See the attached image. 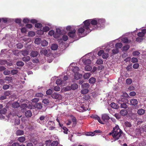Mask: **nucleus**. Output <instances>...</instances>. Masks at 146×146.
Instances as JSON below:
<instances>
[{
  "instance_id": "f257e3e1",
  "label": "nucleus",
  "mask_w": 146,
  "mask_h": 146,
  "mask_svg": "<svg viewBox=\"0 0 146 146\" xmlns=\"http://www.w3.org/2000/svg\"><path fill=\"white\" fill-rule=\"evenodd\" d=\"M110 135H112L114 139L116 141L122 137L123 133L122 131L119 129L118 125L116 126L113 128L111 132L109 133Z\"/></svg>"
},
{
  "instance_id": "f03ea898",
  "label": "nucleus",
  "mask_w": 146,
  "mask_h": 146,
  "mask_svg": "<svg viewBox=\"0 0 146 146\" xmlns=\"http://www.w3.org/2000/svg\"><path fill=\"white\" fill-rule=\"evenodd\" d=\"M89 20H87L83 22L84 25L83 27H80L78 29V32L79 33L82 34L84 32H85L86 34L90 33L92 29H90V23Z\"/></svg>"
},
{
  "instance_id": "7ed1b4c3",
  "label": "nucleus",
  "mask_w": 146,
  "mask_h": 146,
  "mask_svg": "<svg viewBox=\"0 0 146 146\" xmlns=\"http://www.w3.org/2000/svg\"><path fill=\"white\" fill-rule=\"evenodd\" d=\"M89 20H90V29L92 28V30L97 28V21L94 19Z\"/></svg>"
},
{
  "instance_id": "20e7f679",
  "label": "nucleus",
  "mask_w": 146,
  "mask_h": 146,
  "mask_svg": "<svg viewBox=\"0 0 146 146\" xmlns=\"http://www.w3.org/2000/svg\"><path fill=\"white\" fill-rule=\"evenodd\" d=\"M47 127L48 128L49 130H52L55 128V124L54 122L53 121H48L46 125Z\"/></svg>"
},
{
  "instance_id": "39448f33",
  "label": "nucleus",
  "mask_w": 146,
  "mask_h": 146,
  "mask_svg": "<svg viewBox=\"0 0 146 146\" xmlns=\"http://www.w3.org/2000/svg\"><path fill=\"white\" fill-rule=\"evenodd\" d=\"M51 96L53 98L57 99L59 100H61L62 98V95L57 92L52 94Z\"/></svg>"
},
{
  "instance_id": "423d86ee",
  "label": "nucleus",
  "mask_w": 146,
  "mask_h": 146,
  "mask_svg": "<svg viewBox=\"0 0 146 146\" xmlns=\"http://www.w3.org/2000/svg\"><path fill=\"white\" fill-rule=\"evenodd\" d=\"M76 30L74 29L73 30L70 31L68 33V36L72 38H74L76 35Z\"/></svg>"
},
{
  "instance_id": "0eeeda50",
  "label": "nucleus",
  "mask_w": 146,
  "mask_h": 146,
  "mask_svg": "<svg viewBox=\"0 0 146 146\" xmlns=\"http://www.w3.org/2000/svg\"><path fill=\"white\" fill-rule=\"evenodd\" d=\"M105 23V20L100 19L97 21V28L102 27L103 23Z\"/></svg>"
},
{
  "instance_id": "6e6552de",
  "label": "nucleus",
  "mask_w": 146,
  "mask_h": 146,
  "mask_svg": "<svg viewBox=\"0 0 146 146\" xmlns=\"http://www.w3.org/2000/svg\"><path fill=\"white\" fill-rule=\"evenodd\" d=\"M91 117L93 119H95L97 120H98V121L100 123L102 124H104V123L102 121L100 118L97 115H92Z\"/></svg>"
},
{
  "instance_id": "1a4fd4ad",
  "label": "nucleus",
  "mask_w": 146,
  "mask_h": 146,
  "mask_svg": "<svg viewBox=\"0 0 146 146\" xmlns=\"http://www.w3.org/2000/svg\"><path fill=\"white\" fill-rule=\"evenodd\" d=\"M82 77V75L79 74L78 72L75 73L74 75V78L76 80L80 79Z\"/></svg>"
},
{
  "instance_id": "9d476101",
  "label": "nucleus",
  "mask_w": 146,
  "mask_h": 146,
  "mask_svg": "<svg viewBox=\"0 0 146 146\" xmlns=\"http://www.w3.org/2000/svg\"><path fill=\"white\" fill-rule=\"evenodd\" d=\"M130 104L132 106H135L138 103V101L137 99H133L130 101Z\"/></svg>"
},
{
  "instance_id": "9b49d317",
  "label": "nucleus",
  "mask_w": 146,
  "mask_h": 146,
  "mask_svg": "<svg viewBox=\"0 0 146 146\" xmlns=\"http://www.w3.org/2000/svg\"><path fill=\"white\" fill-rule=\"evenodd\" d=\"M102 119L104 121H105L109 120L110 117L107 114H104L102 115Z\"/></svg>"
},
{
  "instance_id": "f8f14e48",
  "label": "nucleus",
  "mask_w": 146,
  "mask_h": 146,
  "mask_svg": "<svg viewBox=\"0 0 146 146\" xmlns=\"http://www.w3.org/2000/svg\"><path fill=\"white\" fill-rule=\"evenodd\" d=\"M127 113V110L125 109L122 110L120 111V114L123 116L126 115Z\"/></svg>"
},
{
  "instance_id": "ddd939ff",
  "label": "nucleus",
  "mask_w": 146,
  "mask_h": 146,
  "mask_svg": "<svg viewBox=\"0 0 146 146\" xmlns=\"http://www.w3.org/2000/svg\"><path fill=\"white\" fill-rule=\"evenodd\" d=\"M38 54V52L36 51H32L31 53V56L34 57H36Z\"/></svg>"
},
{
  "instance_id": "4468645a",
  "label": "nucleus",
  "mask_w": 146,
  "mask_h": 146,
  "mask_svg": "<svg viewBox=\"0 0 146 146\" xmlns=\"http://www.w3.org/2000/svg\"><path fill=\"white\" fill-rule=\"evenodd\" d=\"M111 107L114 109H117L119 108V106L114 102H112L110 104Z\"/></svg>"
},
{
  "instance_id": "2eb2a0df",
  "label": "nucleus",
  "mask_w": 146,
  "mask_h": 146,
  "mask_svg": "<svg viewBox=\"0 0 146 146\" xmlns=\"http://www.w3.org/2000/svg\"><path fill=\"white\" fill-rule=\"evenodd\" d=\"M25 115L27 117H31L32 115V113L31 110L27 111L25 113Z\"/></svg>"
},
{
  "instance_id": "dca6fc26",
  "label": "nucleus",
  "mask_w": 146,
  "mask_h": 146,
  "mask_svg": "<svg viewBox=\"0 0 146 146\" xmlns=\"http://www.w3.org/2000/svg\"><path fill=\"white\" fill-rule=\"evenodd\" d=\"M17 140L21 143H23L26 140V138L25 137L21 136L18 138Z\"/></svg>"
},
{
  "instance_id": "f3484780",
  "label": "nucleus",
  "mask_w": 146,
  "mask_h": 146,
  "mask_svg": "<svg viewBox=\"0 0 146 146\" xmlns=\"http://www.w3.org/2000/svg\"><path fill=\"white\" fill-rule=\"evenodd\" d=\"M145 110L142 109H140L138 110L137 113L139 115H143L145 113Z\"/></svg>"
},
{
  "instance_id": "a211bd4d",
  "label": "nucleus",
  "mask_w": 146,
  "mask_h": 146,
  "mask_svg": "<svg viewBox=\"0 0 146 146\" xmlns=\"http://www.w3.org/2000/svg\"><path fill=\"white\" fill-rule=\"evenodd\" d=\"M24 131L21 129L17 130L16 132V134L17 135H23Z\"/></svg>"
},
{
  "instance_id": "6ab92c4d",
  "label": "nucleus",
  "mask_w": 146,
  "mask_h": 146,
  "mask_svg": "<svg viewBox=\"0 0 146 146\" xmlns=\"http://www.w3.org/2000/svg\"><path fill=\"white\" fill-rule=\"evenodd\" d=\"M19 106V103L17 102L13 103L12 105V107L14 108H17Z\"/></svg>"
},
{
  "instance_id": "aec40b11",
  "label": "nucleus",
  "mask_w": 146,
  "mask_h": 146,
  "mask_svg": "<svg viewBox=\"0 0 146 146\" xmlns=\"http://www.w3.org/2000/svg\"><path fill=\"white\" fill-rule=\"evenodd\" d=\"M89 92L88 89L84 88L81 91V93L82 94H85L88 93Z\"/></svg>"
},
{
  "instance_id": "412c9836",
  "label": "nucleus",
  "mask_w": 146,
  "mask_h": 146,
  "mask_svg": "<svg viewBox=\"0 0 146 146\" xmlns=\"http://www.w3.org/2000/svg\"><path fill=\"white\" fill-rule=\"evenodd\" d=\"M89 82L91 84H93L96 81V79L95 78L91 77L89 80Z\"/></svg>"
},
{
  "instance_id": "4be33fe9",
  "label": "nucleus",
  "mask_w": 146,
  "mask_h": 146,
  "mask_svg": "<svg viewBox=\"0 0 146 146\" xmlns=\"http://www.w3.org/2000/svg\"><path fill=\"white\" fill-rule=\"evenodd\" d=\"M7 111V110L5 108H2L0 110V114H1L5 115Z\"/></svg>"
},
{
  "instance_id": "5701e85b",
  "label": "nucleus",
  "mask_w": 146,
  "mask_h": 146,
  "mask_svg": "<svg viewBox=\"0 0 146 146\" xmlns=\"http://www.w3.org/2000/svg\"><path fill=\"white\" fill-rule=\"evenodd\" d=\"M47 50L45 48L42 49L40 50V53L41 54L46 55L47 54Z\"/></svg>"
},
{
  "instance_id": "b1692460",
  "label": "nucleus",
  "mask_w": 146,
  "mask_h": 146,
  "mask_svg": "<svg viewBox=\"0 0 146 146\" xmlns=\"http://www.w3.org/2000/svg\"><path fill=\"white\" fill-rule=\"evenodd\" d=\"M90 85L88 83H85L83 84L82 85V87L83 88L87 89L89 88Z\"/></svg>"
},
{
  "instance_id": "393cba45",
  "label": "nucleus",
  "mask_w": 146,
  "mask_h": 146,
  "mask_svg": "<svg viewBox=\"0 0 146 146\" xmlns=\"http://www.w3.org/2000/svg\"><path fill=\"white\" fill-rule=\"evenodd\" d=\"M127 98H125V97H121L119 99V100L122 102H128V100Z\"/></svg>"
},
{
  "instance_id": "a878e982",
  "label": "nucleus",
  "mask_w": 146,
  "mask_h": 146,
  "mask_svg": "<svg viewBox=\"0 0 146 146\" xmlns=\"http://www.w3.org/2000/svg\"><path fill=\"white\" fill-rule=\"evenodd\" d=\"M71 89L73 90H75L78 88V85L76 84H74L71 86Z\"/></svg>"
},
{
  "instance_id": "bb28decb",
  "label": "nucleus",
  "mask_w": 146,
  "mask_h": 146,
  "mask_svg": "<svg viewBox=\"0 0 146 146\" xmlns=\"http://www.w3.org/2000/svg\"><path fill=\"white\" fill-rule=\"evenodd\" d=\"M90 73H85V74L83 76V77L85 79H88L90 77Z\"/></svg>"
},
{
  "instance_id": "cd10ccee",
  "label": "nucleus",
  "mask_w": 146,
  "mask_h": 146,
  "mask_svg": "<svg viewBox=\"0 0 146 146\" xmlns=\"http://www.w3.org/2000/svg\"><path fill=\"white\" fill-rule=\"evenodd\" d=\"M58 48V46L56 44H52L51 47V49L53 50H56Z\"/></svg>"
},
{
  "instance_id": "c85d7f7f",
  "label": "nucleus",
  "mask_w": 146,
  "mask_h": 146,
  "mask_svg": "<svg viewBox=\"0 0 146 146\" xmlns=\"http://www.w3.org/2000/svg\"><path fill=\"white\" fill-rule=\"evenodd\" d=\"M63 81L60 79H58L56 82V83L57 85H60L62 84Z\"/></svg>"
},
{
  "instance_id": "c756f323",
  "label": "nucleus",
  "mask_w": 146,
  "mask_h": 146,
  "mask_svg": "<svg viewBox=\"0 0 146 146\" xmlns=\"http://www.w3.org/2000/svg\"><path fill=\"white\" fill-rule=\"evenodd\" d=\"M41 39L39 38H35V42L36 44H39L41 43Z\"/></svg>"
},
{
  "instance_id": "7c9ffc66",
  "label": "nucleus",
  "mask_w": 146,
  "mask_h": 146,
  "mask_svg": "<svg viewBox=\"0 0 146 146\" xmlns=\"http://www.w3.org/2000/svg\"><path fill=\"white\" fill-rule=\"evenodd\" d=\"M30 59V58L29 56H27L25 57H24L22 58V60L24 62H28Z\"/></svg>"
},
{
  "instance_id": "2f4dec72",
  "label": "nucleus",
  "mask_w": 146,
  "mask_h": 146,
  "mask_svg": "<svg viewBox=\"0 0 146 146\" xmlns=\"http://www.w3.org/2000/svg\"><path fill=\"white\" fill-rule=\"evenodd\" d=\"M48 44V43L45 40H43L41 42V45L43 46H47Z\"/></svg>"
},
{
  "instance_id": "473e14b6",
  "label": "nucleus",
  "mask_w": 146,
  "mask_h": 146,
  "mask_svg": "<svg viewBox=\"0 0 146 146\" xmlns=\"http://www.w3.org/2000/svg\"><path fill=\"white\" fill-rule=\"evenodd\" d=\"M42 102L46 106L48 105L49 103V101L47 99H45L43 100Z\"/></svg>"
},
{
  "instance_id": "72a5a7b5",
  "label": "nucleus",
  "mask_w": 146,
  "mask_h": 146,
  "mask_svg": "<svg viewBox=\"0 0 146 146\" xmlns=\"http://www.w3.org/2000/svg\"><path fill=\"white\" fill-rule=\"evenodd\" d=\"M24 64V63L22 61H18L16 63L17 65L19 66H23Z\"/></svg>"
},
{
  "instance_id": "f704fd0d",
  "label": "nucleus",
  "mask_w": 146,
  "mask_h": 146,
  "mask_svg": "<svg viewBox=\"0 0 146 146\" xmlns=\"http://www.w3.org/2000/svg\"><path fill=\"white\" fill-rule=\"evenodd\" d=\"M42 104L40 103H38L36 104V107L39 109H41L42 108Z\"/></svg>"
},
{
  "instance_id": "c9c22d12",
  "label": "nucleus",
  "mask_w": 146,
  "mask_h": 146,
  "mask_svg": "<svg viewBox=\"0 0 146 146\" xmlns=\"http://www.w3.org/2000/svg\"><path fill=\"white\" fill-rule=\"evenodd\" d=\"M123 44L121 42L117 43L115 44V46L116 48H120L122 47Z\"/></svg>"
},
{
  "instance_id": "e433bc0d",
  "label": "nucleus",
  "mask_w": 146,
  "mask_h": 146,
  "mask_svg": "<svg viewBox=\"0 0 146 146\" xmlns=\"http://www.w3.org/2000/svg\"><path fill=\"white\" fill-rule=\"evenodd\" d=\"M120 107L121 108H123L125 109L127 108V106L125 103L124 102L121 104L120 105Z\"/></svg>"
},
{
  "instance_id": "4c0bfd02",
  "label": "nucleus",
  "mask_w": 146,
  "mask_h": 146,
  "mask_svg": "<svg viewBox=\"0 0 146 146\" xmlns=\"http://www.w3.org/2000/svg\"><path fill=\"white\" fill-rule=\"evenodd\" d=\"M85 70L87 71H90L92 69V67L89 65H87L85 67Z\"/></svg>"
},
{
  "instance_id": "58836bf2",
  "label": "nucleus",
  "mask_w": 146,
  "mask_h": 146,
  "mask_svg": "<svg viewBox=\"0 0 146 146\" xmlns=\"http://www.w3.org/2000/svg\"><path fill=\"white\" fill-rule=\"evenodd\" d=\"M79 70V69L78 67L76 66L73 68L72 71L74 72L75 73H78L77 72Z\"/></svg>"
},
{
  "instance_id": "ea45409f",
  "label": "nucleus",
  "mask_w": 146,
  "mask_h": 146,
  "mask_svg": "<svg viewBox=\"0 0 146 146\" xmlns=\"http://www.w3.org/2000/svg\"><path fill=\"white\" fill-rule=\"evenodd\" d=\"M132 64H130L129 65H128L126 67V69L128 71H131V69H132Z\"/></svg>"
},
{
  "instance_id": "a19ab883",
  "label": "nucleus",
  "mask_w": 146,
  "mask_h": 146,
  "mask_svg": "<svg viewBox=\"0 0 146 146\" xmlns=\"http://www.w3.org/2000/svg\"><path fill=\"white\" fill-rule=\"evenodd\" d=\"M138 61V60L136 58L133 57L131 59V62L133 63L137 62Z\"/></svg>"
},
{
  "instance_id": "79ce46f5",
  "label": "nucleus",
  "mask_w": 146,
  "mask_h": 146,
  "mask_svg": "<svg viewBox=\"0 0 146 146\" xmlns=\"http://www.w3.org/2000/svg\"><path fill=\"white\" fill-rule=\"evenodd\" d=\"M11 94V92L10 91H6L4 92V95L7 96H9Z\"/></svg>"
},
{
  "instance_id": "37998d69",
  "label": "nucleus",
  "mask_w": 146,
  "mask_h": 146,
  "mask_svg": "<svg viewBox=\"0 0 146 146\" xmlns=\"http://www.w3.org/2000/svg\"><path fill=\"white\" fill-rule=\"evenodd\" d=\"M36 96L39 98H42L44 96L43 94L42 93H38L36 94Z\"/></svg>"
},
{
  "instance_id": "c03bdc74",
  "label": "nucleus",
  "mask_w": 146,
  "mask_h": 146,
  "mask_svg": "<svg viewBox=\"0 0 146 146\" xmlns=\"http://www.w3.org/2000/svg\"><path fill=\"white\" fill-rule=\"evenodd\" d=\"M119 50L117 48H116L115 49H113L112 50V53L114 54H117L119 52Z\"/></svg>"
},
{
  "instance_id": "a18cd8bd",
  "label": "nucleus",
  "mask_w": 146,
  "mask_h": 146,
  "mask_svg": "<svg viewBox=\"0 0 146 146\" xmlns=\"http://www.w3.org/2000/svg\"><path fill=\"white\" fill-rule=\"evenodd\" d=\"M96 63L97 64L100 65L102 64L103 63V61L101 59H98L96 61Z\"/></svg>"
},
{
  "instance_id": "49530a36",
  "label": "nucleus",
  "mask_w": 146,
  "mask_h": 146,
  "mask_svg": "<svg viewBox=\"0 0 146 146\" xmlns=\"http://www.w3.org/2000/svg\"><path fill=\"white\" fill-rule=\"evenodd\" d=\"M35 26L36 28H40L42 27V25L40 23H36L35 24Z\"/></svg>"
},
{
  "instance_id": "de8ad7c7",
  "label": "nucleus",
  "mask_w": 146,
  "mask_h": 146,
  "mask_svg": "<svg viewBox=\"0 0 146 146\" xmlns=\"http://www.w3.org/2000/svg\"><path fill=\"white\" fill-rule=\"evenodd\" d=\"M109 56V54L107 53H104L102 55V57L104 59H107Z\"/></svg>"
},
{
  "instance_id": "09e8293b",
  "label": "nucleus",
  "mask_w": 146,
  "mask_h": 146,
  "mask_svg": "<svg viewBox=\"0 0 146 146\" xmlns=\"http://www.w3.org/2000/svg\"><path fill=\"white\" fill-rule=\"evenodd\" d=\"M9 88V86L7 84H4L3 85L2 88L4 90H6L8 89Z\"/></svg>"
},
{
  "instance_id": "8fccbe9b",
  "label": "nucleus",
  "mask_w": 146,
  "mask_h": 146,
  "mask_svg": "<svg viewBox=\"0 0 146 146\" xmlns=\"http://www.w3.org/2000/svg\"><path fill=\"white\" fill-rule=\"evenodd\" d=\"M17 48L18 49H21L23 47V45L21 43H18L17 44Z\"/></svg>"
},
{
  "instance_id": "3c124183",
  "label": "nucleus",
  "mask_w": 146,
  "mask_h": 146,
  "mask_svg": "<svg viewBox=\"0 0 146 146\" xmlns=\"http://www.w3.org/2000/svg\"><path fill=\"white\" fill-rule=\"evenodd\" d=\"M28 35L29 36H33L35 35V33L33 31H30L29 32Z\"/></svg>"
},
{
  "instance_id": "603ef678",
  "label": "nucleus",
  "mask_w": 146,
  "mask_h": 146,
  "mask_svg": "<svg viewBox=\"0 0 146 146\" xmlns=\"http://www.w3.org/2000/svg\"><path fill=\"white\" fill-rule=\"evenodd\" d=\"M36 32L37 34L40 35H41L43 34L44 32L43 30H42L40 29L37 30Z\"/></svg>"
},
{
  "instance_id": "864d4df0",
  "label": "nucleus",
  "mask_w": 146,
  "mask_h": 146,
  "mask_svg": "<svg viewBox=\"0 0 146 146\" xmlns=\"http://www.w3.org/2000/svg\"><path fill=\"white\" fill-rule=\"evenodd\" d=\"M129 48L130 46L129 45H126L123 47V51H127L129 49Z\"/></svg>"
},
{
  "instance_id": "5fc2aeb1",
  "label": "nucleus",
  "mask_w": 146,
  "mask_h": 146,
  "mask_svg": "<svg viewBox=\"0 0 146 146\" xmlns=\"http://www.w3.org/2000/svg\"><path fill=\"white\" fill-rule=\"evenodd\" d=\"M84 63L85 64H89L91 63V61L90 59H87L85 60L84 62Z\"/></svg>"
},
{
  "instance_id": "6e6d98bb",
  "label": "nucleus",
  "mask_w": 146,
  "mask_h": 146,
  "mask_svg": "<svg viewBox=\"0 0 146 146\" xmlns=\"http://www.w3.org/2000/svg\"><path fill=\"white\" fill-rule=\"evenodd\" d=\"M11 72L12 75L17 74L18 72V71L17 70L13 69L11 70Z\"/></svg>"
},
{
  "instance_id": "4d7b16f0",
  "label": "nucleus",
  "mask_w": 146,
  "mask_h": 146,
  "mask_svg": "<svg viewBox=\"0 0 146 146\" xmlns=\"http://www.w3.org/2000/svg\"><path fill=\"white\" fill-rule=\"evenodd\" d=\"M42 29L44 31V32H46L48 31L50 29L48 27L45 26Z\"/></svg>"
},
{
  "instance_id": "13d9d810",
  "label": "nucleus",
  "mask_w": 146,
  "mask_h": 146,
  "mask_svg": "<svg viewBox=\"0 0 146 146\" xmlns=\"http://www.w3.org/2000/svg\"><path fill=\"white\" fill-rule=\"evenodd\" d=\"M90 98V96L88 94L85 95L83 97V99L86 100H89Z\"/></svg>"
},
{
  "instance_id": "bf43d9fd",
  "label": "nucleus",
  "mask_w": 146,
  "mask_h": 146,
  "mask_svg": "<svg viewBox=\"0 0 146 146\" xmlns=\"http://www.w3.org/2000/svg\"><path fill=\"white\" fill-rule=\"evenodd\" d=\"M139 66V65L137 63L134 64L133 65V68L135 69H137L138 68Z\"/></svg>"
},
{
  "instance_id": "052dcab7",
  "label": "nucleus",
  "mask_w": 146,
  "mask_h": 146,
  "mask_svg": "<svg viewBox=\"0 0 146 146\" xmlns=\"http://www.w3.org/2000/svg\"><path fill=\"white\" fill-rule=\"evenodd\" d=\"M132 54L134 56H138L140 54V53L138 51H135L133 52Z\"/></svg>"
},
{
  "instance_id": "680f3d73",
  "label": "nucleus",
  "mask_w": 146,
  "mask_h": 146,
  "mask_svg": "<svg viewBox=\"0 0 146 146\" xmlns=\"http://www.w3.org/2000/svg\"><path fill=\"white\" fill-rule=\"evenodd\" d=\"M52 90L50 89L47 90L46 92V94L48 95H50L52 93Z\"/></svg>"
},
{
  "instance_id": "e2e57ef3",
  "label": "nucleus",
  "mask_w": 146,
  "mask_h": 146,
  "mask_svg": "<svg viewBox=\"0 0 146 146\" xmlns=\"http://www.w3.org/2000/svg\"><path fill=\"white\" fill-rule=\"evenodd\" d=\"M126 83L128 84H131L132 82V80L130 78L127 79L126 80Z\"/></svg>"
},
{
  "instance_id": "0e129e2a",
  "label": "nucleus",
  "mask_w": 146,
  "mask_h": 146,
  "mask_svg": "<svg viewBox=\"0 0 146 146\" xmlns=\"http://www.w3.org/2000/svg\"><path fill=\"white\" fill-rule=\"evenodd\" d=\"M121 97H125V98H128L129 97L128 95L126 92L123 93V94L121 95Z\"/></svg>"
},
{
  "instance_id": "69168bd1",
  "label": "nucleus",
  "mask_w": 146,
  "mask_h": 146,
  "mask_svg": "<svg viewBox=\"0 0 146 146\" xmlns=\"http://www.w3.org/2000/svg\"><path fill=\"white\" fill-rule=\"evenodd\" d=\"M58 142L57 141H54L51 144L52 146H57Z\"/></svg>"
},
{
  "instance_id": "338daca9",
  "label": "nucleus",
  "mask_w": 146,
  "mask_h": 146,
  "mask_svg": "<svg viewBox=\"0 0 146 146\" xmlns=\"http://www.w3.org/2000/svg\"><path fill=\"white\" fill-rule=\"evenodd\" d=\"M68 37L67 35H64L62 37V39L64 41H66L68 39Z\"/></svg>"
},
{
  "instance_id": "774afa93",
  "label": "nucleus",
  "mask_w": 146,
  "mask_h": 146,
  "mask_svg": "<svg viewBox=\"0 0 146 146\" xmlns=\"http://www.w3.org/2000/svg\"><path fill=\"white\" fill-rule=\"evenodd\" d=\"M125 125L126 127H131V125L130 123L127 121L125 122Z\"/></svg>"
}]
</instances>
